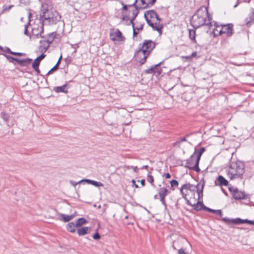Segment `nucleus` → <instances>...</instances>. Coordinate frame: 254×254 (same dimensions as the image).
I'll list each match as a JSON object with an SVG mask.
<instances>
[{
    "label": "nucleus",
    "mask_w": 254,
    "mask_h": 254,
    "mask_svg": "<svg viewBox=\"0 0 254 254\" xmlns=\"http://www.w3.org/2000/svg\"><path fill=\"white\" fill-rule=\"evenodd\" d=\"M155 1L156 0H145V2L148 7L152 6Z\"/></svg>",
    "instance_id": "nucleus-37"
},
{
    "label": "nucleus",
    "mask_w": 254,
    "mask_h": 254,
    "mask_svg": "<svg viewBox=\"0 0 254 254\" xmlns=\"http://www.w3.org/2000/svg\"><path fill=\"white\" fill-rule=\"evenodd\" d=\"M250 10L251 12L249 15V19L247 18L246 19V25L248 26L251 22L254 23V9L251 8Z\"/></svg>",
    "instance_id": "nucleus-21"
},
{
    "label": "nucleus",
    "mask_w": 254,
    "mask_h": 254,
    "mask_svg": "<svg viewBox=\"0 0 254 254\" xmlns=\"http://www.w3.org/2000/svg\"><path fill=\"white\" fill-rule=\"evenodd\" d=\"M132 27H133V28L135 29L136 30H138V31L142 30L143 29V24H140L139 25L136 26H134V24L133 26L132 25Z\"/></svg>",
    "instance_id": "nucleus-39"
},
{
    "label": "nucleus",
    "mask_w": 254,
    "mask_h": 254,
    "mask_svg": "<svg viewBox=\"0 0 254 254\" xmlns=\"http://www.w3.org/2000/svg\"><path fill=\"white\" fill-rule=\"evenodd\" d=\"M76 227H77L76 226V223L75 224L74 222H72L68 223L66 226V229L69 232L73 233L76 231Z\"/></svg>",
    "instance_id": "nucleus-22"
},
{
    "label": "nucleus",
    "mask_w": 254,
    "mask_h": 254,
    "mask_svg": "<svg viewBox=\"0 0 254 254\" xmlns=\"http://www.w3.org/2000/svg\"><path fill=\"white\" fill-rule=\"evenodd\" d=\"M138 34V33L136 32L135 29L133 28V36H136Z\"/></svg>",
    "instance_id": "nucleus-53"
},
{
    "label": "nucleus",
    "mask_w": 254,
    "mask_h": 254,
    "mask_svg": "<svg viewBox=\"0 0 254 254\" xmlns=\"http://www.w3.org/2000/svg\"><path fill=\"white\" fill-rule=\"evenodd\" d=\"M60 216L61 217L60 220H62L64 222H68L72 219V216L66 215L64 214H60Z\"/></svg>",
    "instance_id": "nucleus-28"
},
{
    "label": "nucleus",
    "mask_w": 254,
    "mask_h": 254,
    "mask_svg": "<svg viewBox=\"0 0 254 254\" xmlns=\"http://www.w3.org/2000/svg\"><path fill=\"white\" fill-rule=\"evenodd\" d=\"M32 62V59L30 58L20 59L18 61V64L22 66L27 67L31 64Z\"/></svg>",
    "instance_id": "nucleus-18"
},
{
    "label": "nucleus",
    "mask_w": 254,
    "mask_h": 254,
    "mask_svg": "<svg viewBox=\"0 0 254 254\" xmlns=\"http://www.w3.org/2000/svg\"><path fill=\"white\" fill-rule=\"evenodd\" d=\"M163 176H165L166 179H169L171 178V175L168 173L164 174Z\"/></svg>",
    "instance_id": "nucleus-52"
},
{
    "label": "nucleus",
    "mask_w": 254,
    "mask_h": 254,
    "mask_svg": "<svg viewBox=\"0 0 254 254\" xmlns=\"http://www.w3.org/2000/svg\"><path fill=\"white\" fill-rule=\"evenodd\" d=\"M222 220L227 224H240L243 223H248L250 224H254V222L247 219H241L239 218L235 219H230L227 217L222 218Z\"/></svg>",
    "instance_id": "nucleus-9"
},
{
    "label": "nucleus",
    "mask_w": 254,
    "mask_h": 254,
    "mask_svg": "<svg viewBox=\"0 0 254 254\" xmlns=\"http://www.w3.org/2000/svg\"><path fill=\"white\" fill-rule=\"evenodd\" d=\"M140 183L142 186L145 185V180L142 179L140 181Z\"/></svg>",
    "instance_id": "nucleus-57"
},
{
    "label": "nucleus",
    "mask_w": 254,
    "mask_h": 254,
    "mask_svg": "<svg viewBox=\"0 0 254 254\" xmlns=\"http://www.w3.org/2000/svg\"><path fill=\"white\" fill-rule=\"evenodd\" d=\"M66 84H64L61 86H56L54 87V90L57 93L63 92L66 93L68 92L67 90L65 89Z\"/></svg>",
    "instance_id": "nucleus-25"
},
{
    "label": "nucleus",
    "mask_w": 254,
    "mask_h": 254,
    "mask_svg": "<svg viewBox=\"0 0 254 254\" xmlns=\"http://www.w3.org/2000/svg\"><path fill=\"white\" fill-rule=\"evenodd\" d=\"M148 168V165H144V166H143L141 168V169H146Z\"/></svg>",
    "instance_id": "nucleus-58"
},
{
    "label": "nucleus",
    "mask_w": 254,
    "mask_h": 254,
    "mask_svg": "<svg viewBox=\"0 0 254 254\" xmlns=\"http://www.w3.org/2000/svg\"><path fill=\"white\" fill-rule=\"evenodd\" d=\"M238 4H239V2H237V3H236L234 6V7L235 8V7H236L238 6Z\"/></svg>",
    "instance_id": "nucleus-63"
},
{
    "label": "nucleus",
    "mask_w": 254,
    "mask_h": 254,
    "mask_svg": "<svg viewBox=\"0 0 254 254\" xmlns=\"http://www.w3.org/2000/svg\"><path fill=\"white\" fill-rule=\"evenodd\" d=\"M169 193V191L168 190L164 187L160 188L158 190V194L159 196H166Z\"/></svg>",
    "instance_id": "nucleus-27"
},
{
    "label": "nucleus",
    "mask_w": 254,
    "mask_h": 254,
    "mask_svg": "<svg viewBox=\"0 0 254 254\" xmlns=\"http://www.w3.org/2000/svg\"><path fill=\"white\" fill-rule=\"evenodd\" d=\"M111 39L112 41H124L125 38L122 36V32L117 29L114 33L110 34Z\"/></svg>",
    "instance_id": "nucleus-13"
},
{
    "label": "nucleus",
    "mask_w": 254,
    "mask_h": 254,
    "mask_svg": "<svg viewBox=\"0 0 254 254\" xmlns=\"http://www.w3.org/2000/svg\"><path fill=\"white\" fill-rule=\"evenodd\" d=\"M58 67L57 65H55L52 69H51L47 73V75H50L54 71H56L58 69Z\"/></svg>",
    "instance_id": "nucleus-43"
},
{
    "label": "nucleus",
    "mask_w": 254,
    "mask_h": 254,
    "mask_svg": "<svg viewBox=\"0 0 254 254\" xmlns=\"http://www.w3.org/2000/svg\"><path fill=\"white\" fill-rule=\"evenodd\" d=\"M8 58L10 59L12 62L15 61L18 64V61H19L20 59L12 57H9Z\"/></svg>",
    "instance_id": "nucleus-49"
},
{
    "label": "nucleus",
    "mask_w": 254,
    "mask_h": 254,
    "mask_svg": "<svg viewBox=\"0 0 254 254\" xmlns=\"http://www.w3.org/2000/svg\"><path fill=\"white\" fill-rule=\"evenodd\" d=\"M147 23L154 30L157 31L160 35L162 34L163 25L161 23V19L158 15L152 20H149Z\"/></svg>",
    "instance_id": "nucleus-7"
},
{
    "label": "nucleus",
    "mask_w": 254,
    "mask_h": 254,
    "mask_svg": "<svg viewBox=\"0 0 254 254\" xmlns=\"http://www.w3.org/2000/svg\"><path fill=\"white\" fill-rule=\"evenodd\" d=\"M84 182H86L88 184H91L97 187L103 186V184L102 183L89 179H84Z\"/></svg>",
    "instance_id": "nucleus-26"
},
{
    "label": "nucleus",
    "mask_w": 254,
    "mask_h": 254,
    "mask_svg": "<svg viewBox=\"0 0 254 254\" xmlns=\"http://www.w3.org/2000/svg\"><path fill=\"white\" fill-rule=\"evenodd\" d=\"M43 25V23L40 22L39 24H35L33 26L32 28L31 35L30 36L31 39L38 38L39 37L44 38V36L42 35L44 31Z\"/></svg>",
    "instance_id": "nucleus-8"
},
{
    "label": "nucleus",
    "mask_w": 254,
    "mask_h": 254,
    "mask_svg": "<svg viewBox=\"0 0 254 254\" xmlns=\"http://www.w3.org/2000/svg\"><path fill=\"white\" fill-rule=\"evenodd\" d=\"M187 139L185 137H181L180 139H178L176 142L174 143V146H179L180 144L182 142L186 141Z\"/></svg>",
    "instance_id": "nucleus-35"
},
{
    "label": "nucleus",
    "mask_w": 254,
    "mask_h": 254,
    "mask_svg": "<svg viewBox=\"0 0 254 254\" xmlns=\"http://www.w3.org/2000/svg\"><path fill=\"white\" fill-rule=\"evenodd\" d=\"M6 51L9 53H10V52H12L9 48H7Z\"/></svg>",
    "instance_id": "nucleus-62"
},
{
    "label": "nucleus",
    "mask_w": 254,
    "mask_h": 254,
    "mask_svg": "<svg viewBox=\"0 0 254 254\" xmlns=\"http://www.w3.org/2000/svg\"><path fill=\"white\" fill-rule=\"evenodd\" d=\"M179 254H189V253L186 252L184 249H180L178 250Z\"/></svg>",
    "instance_id": "nucleus-46"
},
{
    "label": "nucleus",
    "mask_w": 254,
    "mask_h": 254,
    "mask_svg": "<svg viewBox=\"0 0 254 254\" xmlns=\"http://www.w3.org/2000/svg\"><path fill=\"white\" fill-rule=\"evenodd\" d=\"M122 4L123 5V10H127V8L128 5L124 4L123 2H122ZM129 5H128V6Z\"/></svg>",
    "instance_id": "nucleus-54"
},
{
    "label": "nucleus",
    "mask_w": 254,
    "mask_h": 254,
    "mask_svg": "<svg viewBox=\"0 0 254 254\" xmlns=\"http://www.w3.org/2000/svg\"><path fill=\"white\" fill-rule=\"evenodd\" d=\"M128 16H124L122 17V20H126V19H127H127H128Z\"/></svg>",
    "instance_id": "nucleus-59"
},
{
    "label": "nucleus",
    "mask_w": 254,
    "mask_h": 254,
    "mask_svg": "<svg viewBox=\"0 0 254 254\" xmlns=\"http://www.w3.org/2000/svg\"><path fill=\"white\" fill-rule=\"evenodd\" d=\"M70 215L72 216V219L74 217H75L76 216V213L75 212L74 213L72 214H71Z\"/></svg>",
    "instance_id": "nucleus-60"
},
{
    "label": "nucleus",
    "mask_w": 254,
    "mask_h": 254,
    "mask_svg": "<svg viewBox=\"0 0 254 254\" xmlns=\"http://www.w3.org/2000/svg\"><path fill=\"white\" fill-rule=\"evenodd\" d=\"M39 50L41 52H45L49 48L50 44L46 39L41 40L40 41Z\"/></svg>",
    "instance_id": "nucleus-17"
},
{
    "label": "nucleus",
    "mask_w": 254,
    "mask_h": 254,
    "mask_svg": "<svg viewBox=\"0 0 254 254\" xmlns=\"http://www.w3.org/2000/svg\"><path fill=\"white\" fill-rule=\"evenodd\" d=\"M234 33L233 24L231 23L221 25V28L219 31V34H226L228 37L231 36Z\"/></svg>",
    "instance_id": "nucleus-10"
},
{
    "label": "nucleus",
    "mask_w": 254,
    "mask_h": 254,
    "mask_svg": "<svg viewBox=\"0 0 254 254\" xmlns=\"http://www.w3.org/2000/svg\"><path fill=\"white\" fill-rule=\"evenodd\" d=\"M155 43L151 40H145L135 52L134 57L141 64L145 63L146 58L155 47Z\"/></svg>",
    "instance_id": "nucleus-3"
},
{
    "label": "nucleus",
    "mask_w": 254,
    "mask_h": 254,
    "mask_svg": "<svg viewBox=\"0 0 254 254\" xmlns=\"http://www.w3.org/2000/svg\"><path fill=\"white\" fill-rule=\"evenodd\" d=\"M136 5H137L139 9H145L148 7L145 0H135L134 2L129 6H136Z\"/></svg>",
    "instance_id": "nucleus-14"
},
{
    "label": "nucleus",
    "mask_w": 254,
    "mask_h": 254,
    "mask_svg": "<svg viewBox=\"0 0 254 254\" xmlns=\"http://www.w3.org/2000/svg\"><path fill=\"white\" fill-rule=\"evenodd\" d=\"M195 31L192 29L189 30V37L194 42H196L195 40Z\"/></svg>",
    "instance_id": "nucleus-32"
},
{
    "label": "nucleus",
    "mask_w": 254,
    "mask_h": 254,
    "mask_svg": "<svg viewBox=\"0 0 254 254\" xmlns=\"http://www.w3.org/2000/svg\"><path fill=\"white\" fill-rule=\"evenodd\" d=\"M170 184L172 187H178L179 183L177 180H173L170 182Z\"/></svg>",
    "instance_id": "nucleus-40"
},
{
    "label": "nucleus",
    "mask_w": 254,
    "mask_h": 254,
    "mask_svg": "<svg viewBox=\"0 0 254 254\" xmlns=\"http://www.w3.org/2000/svg\"><path fill=\"white\" fill-rule=\"evenodd\" d=\"M159 197H160V201L162 202V204L164 206L166 207L167 205H166V201H165V197L166 196H159Z\"/></svg>",
    "instance_id": "nucleus-41"
},
{
    "label": "nucleus",
    "mask_w": 254,
    "mask_h": 254,
    "mask_svg": "<svg viewBox=\"0 0 254 254\" xmlns=\"http://www.w3.org/2000/svg\"><path fill=\"white\" fill-rule=\"evenodd\" d=\"M196 56V52H193L191 55L186 57V58L188 59H192V58L195 57Z\"/></svg>",
    "instance_id": "nucleus-47"
},
{
    "label": "nucleus",
    "mask_w": 254,
    "mask_h": 254,
    "mask_svg": "<svg viewBox=\"0 0 254 254\" xmlns=\"http://www.w3.org/2000/svg\"><path fill=\"white\" fill-rule=\"evenodd\" d=\"M75 223H76V227H81V226H82L83 225H84L86 223H87V221L85 219L82 217V218H80L78 219L76 221Z\"/></svg>",
    "instance_id": "nucleus-29"
},
{
    "label": "nucleus",
    "mask_w": 254,
    "mask_h": 254,
    "mask_svg": "<svg viewBox=\"0 0 254 254\" xmlns=\"http://www.w3.org/2000/svg\"><path fill=\"white\" fill-rule=\"evenodd\" d=\"M205 183L203 182L202 184L199 183L196 186L194 187L190 184H186L183 185L180 189V191L183 195V197L186 200H188L187 198V193L184 192V190L186 191H194L195 189H196V192L197 194V200L202 198L203 196V190L204 187Z\"/></svg>",
    "instance_id": "nucleus-6"
},
{
    "label": "nucleus",
    "mask_w": 254,
    "mask_h": 254,
    "mask_svg": "<svg viewBox=\"0 0 254 254\" xmlns=\"http://www.w3.org/2000/svg\"><path fill=\"white\" fill-rule=\"evenodd\" d=\"M0 116L3 120L7 123L9 121V116L5 112H2L0 113Z\"/></svg>",
    "instance_id": "nucleus-33"
},
{
    "label": "nucleus",
    "mask_w": 254,
    "mask_h": 254,
    "mask_svg": "<svg viewBox=\"0 0 254 254\" xmlns=\"http://www.w3.org/2000/svg\"><path fill=\"white\" fill-rule=\"evenodd\" d=\"M90 228L88 227H84L77 230V234L79 236L85 235L89 233Z\"/></svg>",
    "instance_id": "nucleus-20"
},
{
    "label": "nucleus",
    "mask_w": 254,
    "mask_h": 254,
    "mask_svg": "<svg viewBox=\"0 0 254 254\" xmlns=\"http://www.w3.org/2000/svg\"><path fill=\"white\" fill-rule=\"evenodd\" d=\"M204 210H206L207 211L212 212L213 213H215L216 214L219 215L220 216H222V212L221 210H214V209H212L210 208H208L207 207H205Z\"/></svg>",
    "instance_id": "nucleus-30"
},
{
    "label": "nucleus",
    "mask_w": 254,
    "mask_h": 254,
    "mask_svg": "<svg viewBox=\"0 0 254 254\" xmlns=\"http://www.w3.org/2000/svg\"><path fill=\"white\" fill-rule=\"evenodd\" d=\"M133 222H128L127 223V225H133Z\"/></svg>",
    "instance_id": "nucleus-61"
},
{
    "label": "nucleus",
    "mask_w": 254,
    "mask_h": 254,
    "mask_svg": "<svg viewBox=\"0 0 254 254\" xmlns=\"http://www.w3.org/2000/svg\"><path fill=\"white\" fill-rule=\"evenodd\" d=\"M245 166L240 161L232 162L226 170L228 177L231 179L241 178L244 173Z\"/></svg>",
    "instance_id": "nucleus-4"
},
{
    "label": "nucleus",
    "mask_w": 254,
    "mask_h": 254,
    "mask_svg": "<svg viewBox=\"0 0 254 254\" xmlns=\"http://www.w3.org/2000/svg\"><path fill=\"white\" fill-rule=\"evenodd\" d=\"M129 218L128 215H127L125 216V219H128Z\"/></svg>",
    "instance_id": "nucleus-64"
},
{
    "label": "nucleus",
    "mask_w": 254,
    "mask_h": 254,
    "mask_svg": "<svg viewBox=\"0 0 254 254\" xmlns=\"http://www.w3.org/2000/svg\"><path fill=\"white\" fill-rule=\"evenodd\" d=\"M56 34L57 33L56 32H53L48 34V38L46 40L48 41L49 43L51 44L53 42L55 38Z\"/></svg>",
    "instance_id": "nucleus-31"
},
{
    "label": "nucleus",
    "mask_w": 254,
    "mask_h": 254,
    "mask_svg": "<svg viewBox=\"0 0 254 254\" xmlns=\"http://www.w3.org/2000/svg\"><path fill=\"white\" fill-rule=\"evenodd\" d=\"M61 58H62V56H61V57H60V59H59V60H58V61L57 62V63L55 65H57V67H59V64H60V63H61Z\"/></svg>",
    "instance_id": "nucleus-55"
},
{
    "label": "nucleus",
    "mask_w": 254,
    "mask_h": 254,
    "mask_svg": "<svg viewBox=\"0 0 254 254\" xmlns=\"http://www.w3.org/2000/svg\"><path fill=\"white\" fill-rule=\"evenodd\" d=\"M187 203L188 205H191L193 207L194 209L196 211H200L202 209L204 210V207H206L203 205V203L199 201V200L196 202V204H191L189 200H187Z\"/></svg>",
    "instance_id": "nucleus-16"
},
{
    "label": "nucleus",
    "mask_w": 254,
    "mask_h": 254,
    "mask_svg": "<svg viewBox=\"0 0 254 254\" xmlns=\"http://www.w3.org/2000/svg\"><path fill=\"white\" fill-rule=\"evenodd\" d=\"M205 151L204 147H201L199 149H195L193 153L187 160L186 167L196 172L200 171L198 164L200 157Z\"/></svg>",
    "instance_id": "nucleus-5"
},
{
    "label": "nucleus",
    "mask_w": 254,
    "mask_h": 254,
    "mask_svg": "<svg viewBox=\"0 0 254 254\" xmlns=\"http://www.w3.org/2000/svg\"><path fill=\"white\" fill-rule=\"evenodd\" d=\"M128 169H132L133 171L135 173H136L137 172V167L136 166H128Z\"/></svg>",
    "instance_id": "nucleus-50"
},
{
    "label": "nucleus",
    "mask_w": 254,
    "mask_h": 254,
    "mask_svg": "<svg viewBox=\"0 0 254 254\" xmlns=\"http://www.w3.org/2000/svg\"><path fill=\"white\" fill-rule=\"evenodd\" d=\"M190 24L195 29L204 25L210 29L212 26V17L209 13L207 7L202 6L198 9L192 16Z\"/></svg>",
    "instance_id": "nucleus-1"
},
{
    "label": "nucleus",
    "mask_w": 254,
    "mask_h": 254,
    "mask_svg": "<svg viewBox=\"0 0 254 254\" xmlns=\"http://www.w3.org/2000/svg\"><path fill=\"white\" fill-rule=\"evenodd\" d=\"M147 180L148 182H149L152 185H153L154 179L152 176L148 174L147 176Z\"/></svg>",
    "instance_id": "nucleus-38"
},
{
    "label": "nucleus",
    "mask_w": 254,
    "mask_h": 254,
    "mask_svg": "<svg viewBox=\"0 0 254 254\" xmlns=\"http://www.w3.org/2000/svg\"><path fill=\"white\" fill-rule=\"evenodd\" d=\"M217 181H218V185L220 186H226L228 185V182L222 176L219 175L217 178Z\"/></svg>",
    "instance_id": "nucleus-24"
},
{
    "label": "nucleus",
    "mask_w": 254,
    "mask_h": 254,
    "mask_svg": "<svg viewBox=\"0 0 254 254\" xmlns=\"http://www.w3.org/2000/svg\"><path fill=\"white\" fill-rule=\"evenodd\" d=\"M158 15L157 13L153 10H148L144 13V17L147 23H148L149 20H151L157 17Z\"/></svg>",
    "instance_id": "nucleus-15"
},
{
    "label": "nucleus",
    "mask_w": 254,
    "mask_h": 254,
    "mask_svg": "<svg viewBox=\"0 0 254 254\" xmlns=\"http://www.w3.org/2000/svg\"><path fill=\"white\" fill-rule=\"evenodd\" d=\"M161 63L152 65L150 68L145 70L144 73L146 74H156L159 75L162 72V69L159 66Z\"/></svg>",
    "instance_id": "nucleus-12"
},
{
    "label": "nucleus",
    "mask_w": 254,
    "mask_h": 254,
    "mask_svg": "<svg viewBox=\"0 0 254 254\" xmlns=\"http://www.w3.org/2000/svg\"><path fill=\"white\" fill-rule=\"evenodd\" d=\"M35 71H36L38 73L40 72V70L39 69V66H37V67L33 68Z\"/></svg>",
    "instance_id": "nucleus-56"
},
{
    "label": "nucleus",
    "mask_w": 254,
    "mask_h": 254,
    "mask_svg": "<svg viewBox=\"0 0 254 254\" xmlns=\"http://www.w3.org/2000/svg\"><path fill=\"white\" fill-rule=\"evenodd\" d=\"M132 186L136 188H138V186L135 184V181L134 180H131Z\"/></svg>",
    "instance_id": "nucleus-51"
},
{
    "label": "nucleus",
    "mask_w": 254,
    "mask_h": 254,
    "mask_svg": "<svg viewBox=\"0 0 254 254\" xmlns=\"http://www.w3.org/2000/svg\"><path fill=\"white\" fill-rule=\"evenodd\" d=\"M20 2L24 5H27L30 2V0H20Z\"/></svg>",
    "instance_id": "nucleus-48"
},
{
    "label": "nucleus",
    "mask_w": 254,
    "mask_h": 254,
    "mask_svg": "<svg viewBox=\"0 0 254 254\" xmlns=\"http://www.w3.org/2000/svg\"><path fill=\"white\" fill-rule=\"evenodd\" d=\"M28 21L27 22V23L26 24H25L24 25V34L25 35H28V26L30 25V15L28 16Z\"/></svg>",
    "instance_id": "nucleus-34"
},
{
    "label": "nucleus",
    "mask_w": 254,
    "mask_h": 254,
    "mask_svg": "<svg viewBox=\"0 0 254 254\" xmlns=\"http://www.w3.org/2000/svg\"><path fill=\"white\" fill-rule=\"evenodd\" d=\"M229 190L235 199L245 198L246 194L244 191H240L237 188L234 187H230Z\"/></svg>",
    "instance_id": "nucleus-11"
},
{
    "label": "nucleus",
    "mask_w": 254,
    "mask_h": 254,
    "mask_svg": "<svg viewBox=\"0 0 254 254\" xmlns=\"http://www.w3.org/2000/svg\"><path fill=\"white\" fill-rule=\"evenodd\" d=\"M214 26L215 28L213 29L214 33H215V32H218L219 33V31L221 29V27H220L219 26H218L216 23H215Z\"/></svg>",
    "instance_id": "nucleus-44"
},
{
    "label": "nucleus",
    "mask_w": 254,
    "mask_h": 254,
    "mask_svg": "<svg viewBox=\"0 0 254 254\" xmlns=\"http://www.w3.org/2000/svg\"><path fill=\"white\" fill-rule=\"evenodd\" d=\"M100 235L98 232L95 233L93 236V238L95 240H99L100 239Z\"/></svg>",
    "instance_id": "nucleus-45"
},
{
    "label": "nucleus",
    "mask_w": 254,
    "mask_h": 254,
    "mask_svg": "<svg viewBox=\"0 0 254 254\" xmlns=\"http://www.w3.org/2000/svg\"><path fill=\"white\" fill-rule=\"evenodd\" d=\"M134 7H135V9L132 11V12H131L132 16H131V18L129 19V23H131L132 24V25H133V26L134 25L133 20L135 18V17L137 16V15L138 13V9H139L138 7V6H137V5H136V6H134Z\"/></svg>",
    "instance_id": "nucleus-23"
},
{
    "label": "nucleus",
    "mask_w": 254,
    "mask_h": 254,
    "mask_svg": "<svg viewBox=\"0 0 254 254\" xmlns=\"http://www.w3.org/2000/svg\"><path fill=\"white\" fill-rule=\"evenodd\" d=\"M10 54L13 55H16L18 56H25V54L23 53H18V52H10Z\"/></svg>",
    "instance_id": "nucleus-42"
},
{
    "label": "nucleus",
    "mask_w": 254,
    "mask_h": 254,
    "mask_svg": "<svg viewBox=\"0 0 254 254\" xmlns=\"http://www.w3.org/2000/svg\"><path fill=\"white\" fill-rule=\"evenodd\" d=\"M82 182H84V179H83V180H81L80 181H79V182H75L72 180H70L69 181V183L70 184V185L71 186H72L73 187H75L76 185H77L78 184H79Z\"/></svg>",
    "instance_id": "nucleus-36"
},
{
    "label": "nucleus",
    "mask_w": 254,
    "mask_h": 254,
    "mask_svg": "<svg viewBox=\"0 0 254 254\" xmlns=\"http://www.w3.org/2000/svg\"><path fill=\"white\" fill-rule=\"evenodd\" d=\"M40 17L42 23L46 25L56 24L61 19V15L48 1L42 4Z\"/></svg>",
    "instance_id": "nucleus-2"
},
{
    "label": "nucleus",
    "mask_w": 254,
    "mask_h": 254,
    "mask_svg": "<svg viewBox=\"0 0 254 254\" xmlns=\"http://www.w3.org/2000/svg\"><path fill=\"white\" fill-rule=\"evenodd\" d=\"M46 57L44 54H42L40 56L37 57L32 64V68L37 67L39 66L41 61Z\"/></svg>",
    "instance_id": "nucleus-19"
}]
</instances>
